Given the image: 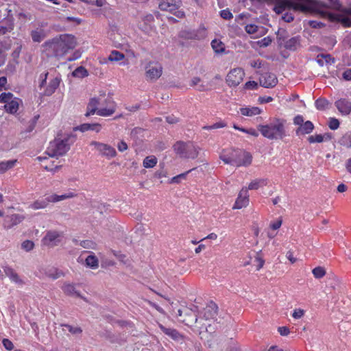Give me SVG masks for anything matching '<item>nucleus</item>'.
<instances>
[{
    "mask_svg": "<svg viewBox=\"0 0 351 351\" xmlns=\"http://www.w3.org/2000/svg\"><path fill=\"white\" fill-rule=\"evenodd\" d=\"M159 327L165 334L171 337L173 339L180 340L182 339L181 335L176 329L166 328L162 324H159Z\"/></svg>",
    "mask_w": 351,
    "mask_h": 351,
    "instance_id": "26",
    "label": "nucleus"
},
{
    "mask_svg": "<svg viewBox=\"0 0 351 351\" xmlns=\"http://www.w3.org/2000/svg\"><path fill=\"white\" fill-rule=\"evenodd\" d=\"M258 86V84L254 81H249L245 83V87L247 89H255Z\"/></svg>",
    "mask_w": 351,
    "mask_h": 351,
    "instance_id": "61",
    "label": "nucleus"
},
{
    "mask_svg": "<svg viewBox=\"0 0 351 351\" xmlns=\"http://www.w3.org/2000/svg\"><path fill=\"white\" fill-rule=\"evenodd\" d=\"M259 82L265 88H272L276 85L278 80L274 74L265 73L261 75Z\"/></svg>",
    "mask_w": 351,
    "mask_h": 351,
    "instance_id": "17",
    "label": "nucleus"
},
{
    "mask_svg": "<svg viewBox=\"0 0 351 351\" xmlns=\"http://www.w3.org/2000/svg\"><path fill=\"white\" fill-rule=\"evenodd\" d=\"M308 141L310 143L324 142L323 137H322V134L311 135V136H308Z\"/></svg>",
    "mask_w": 351,
    "mask_h": 351,
    "instance_id": "49",
    "label": "nucleus"
},
{
    "mask_svg": "<svg viewBox=\"0 0 351 351\" xmlns=\"http://www.w3.org/2000/svg\"><path fill=\"white\" fill-rule=\"evenodd\" d=\"M300 46L299 37H293L285 43V47L290 50H295Z\"/></svg>",
    "mask_w": 351,
    "mask_h": 351,
    "instance_id": "32",
    "label": "nucleus"
},
{
    "mask_svg": "<svg viewBox=\"0 0 351 351\" xmlns=\"http://www.w3.org/2000/svg\"><path fill=\"white\" fill-rule=\"evenodd\" d=\"M271 43V39L269 37H265L264 38L257 42L258 45L261 47H266L269 46Z\"/></svg>",
    "mask_w": 351,
    "mask_h": 351,
    "instance_id": "51",
    "label": "nucleus"
},
{
    "mask_svg": "<svg viewBox=\"0 0 351 351\" xmlns=\"http://www.w3.org/2000/svg\"><path fill=\"white\" fill-rule=\"evenodd\" d=\"M30 34L35 43H40L47 36L45 30L41 27L32 30Z\"/></svg>",
    "mask_w": 351,
    "mask_h": 351,
    "instance_id": "20",
    "label": "nucleus"
},
{
    "mask_svg": "<svg viewBox=\"0 0 351 351\" xmlns=\"http://www.w3.org/2000/svg\"><path fill=\"white\" fill-rule=\"evenodd\" d=\"M2 343L4 348L8 350H12L14 348L13 343L8 339H3Z\"/></svg>",
    "mask_w": 351,
    "mask_h": 351,
    "instance_id": "53",
    "label": "nucleus"
},
{
    "mask_svg": "<svg viewBox=\"0 0 351 351\" xmlns=\"http://www.w3.org/2000/svg\"><path fill=\"white\" fill-rule=\"evenodd\" d=\"M145 76L147 81H156L162 74V66L156 61H149L145 65Z\"/></svg>",
    "mask_w": 351,
    "mask_h": 351,
    "instance_id": "8",
    "label": "nucleus"
},
{
    "mask_svg": "<svg viewBox=\"0 0 351 351\" xmlns=\"http://www.w3.org/2000/svg\"><path fill=\"white\" fill-rule=\"evenodd\" d=\"M174 151L182 158L195 159L199 154V148L193 143L178 142L174 146Z\"/></svg>",
    "mask_w": 351,
    "mask_h": 351,
    "instance_id": "7",
    "label": "nucleus"
},
{
    "mask_svg": "<svg viewBox=\"0 0 351 351\" xmlns=\"http://www.w3.org/2000/svg\"><path fill=\"white\" fill-rule=\"evenodd\" d=\"M60 82V79L58 77H56L53 79H52L50 81L49 84L46 89L47 94L51 95L53 93H54L56 89L59 86Z\"/></svg>",
    "mask_w": 351,
    "mask_h": 351,
    "instance_id": "31",
    "label": "nucleus"
},
{
    "mask_svg": "<svg viewBox=\"0 0 351 351\" xmlns=\"http://www.w3.org/2000/svg\"><path fill=\"white\" fill-rule=\"evenodd\" d=\"M268 183V180L266 178H258L253 180L250 184L247 189L248 190H257L259 188L266 186Z\"/></svg>",
    "mask_w": 351,
    "mask_h": 351,
    "instance_id": "24",
    "label": "nucleus"
},
{
    "mask_svg": "<svg viewBox=\"0 0 351 351\" xmlns=\"http://www.w3.org/2000/svg\"><path fill=\"white\" fill-rule=\"evenodd\" d=\"M304 118L301 115H297L293 119V123L301 126L304 123Z\"/></svg>",
    "mask_w": 351,
    "mask_h": 351,
    "instance_id": "60",
    "label": "nucleus"
},
{
    "mask_svg": "<svg viewBox=\"0 0 351 351\" xmlns=\"http://www.w3.org/2000/svg\"><path fill=\"white\" fill-rule=\"evenodd\" d=\"M217 306L214 302H210L200 313L199 319L204 318L206 320L214 319L217 315Z\"/></svg>",
    "mask_w": 351,
    "mask_h": 351,
    "instance_id": "16",
    "label": "nucleus"
},
{
    "mask_svg": "<svg viewBox=\"0 0 351 351\" xmlns=\"http://www.w3.org/2000/svg\"><path fill=\"white\" fill-rule=\"evenodd\" d=\"M71 143L72 141L69 136L62 138H57L50 143L45 154L51 158L62 156L69 150Z\"/></svg>",
    "mask_w": 351,
    "mask_h": 351,
    "instance_id": "5",
    "label": "nucleus"
},
{
    "mask_svg": "<svg viewBox=\"0 0 351 351\" xmlns=\"http://www.w3.org/2000/svg\"><path fill=\"white\" fill-rule=\"evenodd\" d=\"M335 105L343 115H348L351 112V102L346 99H340L336 101Z\"/></svg>",
    "mask_w": 351,
    "mask_h": 351,
    "instance_id": "18",
    "label": "nucleus"
},
{
    "mask_svg": "<svg viewBox=\"0 0 351 351\" xmlns=\"http://www.w3.org/2000/svg\"><path fill=\"white\" fill-rule=\"evenodd\" d=\"M281 225H282V220L281 219H277L275 221H273V222L271 223L270 227L273 230H278V228H280Z\"/></svg>",
    "mask_w": 351,
    "mask_h": 351,
    "instance_id": "54",
    "label": "nucleus"
},
{
    "mask_svg": "<svg viewBox=\"0 0 351 351\" xmlns=\"http://www.w3.org/2000/svg\"><path fill=\"white\" fill-rule=\"evenodd\" d=\"M245 72L241 68L232 69L226 76V82L229 86H237L243 80Z\"/></svg>",
    "mask_w": 351,
    "mask_h": 351,
    "instance_id": "12",
    "label": "nucleus"
},
{
    "mask_svg": "<svg viewBox=\"0 0 351 351\" xmlns=\"http://www.w3.org/2000/svg\"><path fill=\"white\" fill-rule=\"evenodd\" d=\"M94 147L101 156L106 157L108 159H111L117 156L115 149L111 145L97 141H92L90 144Z\"/></svg>",
    "mask_w": 351,
    "mask_h": 351,
    "instance_id": "10",
    "label": "nucleus"
},
{
    "mask_svg": "<svg viewBox=\"0 0 351 351\" xmlns=\"http://www.w3.org/2000/svg\"><path fill=\"white\" fill-rule=\"evenodd\" d=\"M343 77L346 80H351V69L346 70L343 73Z\"/></svg>",
    "mask_w": 351,
    "mask_h": 351,
    "instance_id": "64",
    "label": "nucleus"
},
{
    "mask_svg": "<svg viewBox=\"0 0 351 351\" xmlns=\"http://www.w3.org/2000/svg\"><path fill=\"white\" fill-rule=\"evenodd\" d=\"M157 158L154 156H147L143 162L145 168H152L157 164Z\"/></svg>",
    "mask_w": 351,
    "mask_h": 351,
    "instance_id": "35",
    "label": "nucleus"
},
{
    "mask_svg": "<svg viewBox=\"0 0 351 351\" xmlns=\"http://www.w3.org/2000/svg\"><path fill=\"white\" fill-rule=\"evenodd\" d=\"M117 104L112 97L105 94L90 99L87 106L86 116L96 113L99 116L109 117L114 113Z\"/></svg>",
    "mask_w": 351,
    "mask_h": 351,
    "instance_id": "2",
    "label": "nucleus"
},
{
    "mask_svg": "<svg viewBox=\"0 0 351 351\" xmlns=\"http://www.w3.org/2000/svg\"><path fill=\"white\" fill-rule=\"evenodd\" d=\"M249 204V194L246 187H243L239 192L235 203L232 207L233 209H241L246 207Z\"/></svg>",
    "mask_w": 351,
    "mask_h": 351,
    "instance_id": "15",
    "label": "nucleus"
},
{
    "mask_svg": "<svg viewBox=\"0 0 351 351\" xmlns=\"http://www.w3.org/2000/svg\"><path fill=\"white\" fill-rule=\"evenodd\" d=\"M51 157L47 156H39L38 157V160H39L42 163V166L47 170L54 171V169L53 167V161H51L48 163V160L50 159Z\"/></svg>",
    "mask_w": 351,
    "mask_h": 351,
    "instance_id": "34",
    "label": "nucleus"
},
{
    "mask_svg": "<svg viewBox=\"0 0 351 351\" xmlns=\"http://www.w3.org/2000/svg\"><path fill=\"white\" fill-rule=\"evenodd\" d=\"M286 257L287 258V259L290 261L291 263H294L297 261V259L293 256V253L291 251H288L287 252Z\"/></svg>",
    "mask_w": 351,
    "mask_h": 351,
    "instance_id": "63",
    "label": "nucleus"
},
{
    "mask_svg": "<svg viewBox=\"0 0 351 351\" xmlns=\"http://www.w3.org/2000/svg\"><path fill=\"white\" fill-rule=\"evenodd\" d=\"M13 98V95L11 93H3L0 95V103L8 104Z\"/></svg>",
    "mask_w": 351,
    "mask_h": 351,
    "instance_id": "45",
    "label": "nucleus"
},
{
    "mask_svg": "<svg viewBox=\"0 0 351 351\" xmlns=\"http://www.w3.org/2000/svg\"><path fill=\"white\" fill-rule=\"evenodd\" d=\"M20 101L19 99L14 97L8 104H5V110L8 113L15 114L19 110Z\"/></svg>",
    "mask_w": 351,
    "mask_h": 351,
    "instance_id": "23",
    "label": "nucleus"
},
{
    "mask_svg": "<svg viewBox=\"0 0 351 351\" xmlns=\"http://www.w3.org/2000/svg\"><path fill=\"white\" fill-rule=\"evenodd\" d=\"M240 112L243 116L253 117L260 114L262 110L258 107L246 106L240 108Z\"/></svg>",
    "mask_w": 351,
    "mask_h": 351,
    "instance_id": "19",
    "label": "nucleus"
},
{
    "mask_svg": "<svg viewBox=\"0 0 351 351\" xmlns=\"http://www.w3.org/2000/svg\"><path fill=\"white\" fill-rule=\"evenodd\" d=\"M245 29L249 34H256L261 29L263 30V27H258L255 24H247L245 25Z\"/></svg>",
    "mask_w": 351,
    "mask_h": 351,
    "instance_id": "40",
    "label": "nucleus"
},
{
    "mask_svg": "<svg viewBox=\"0 0 351 351\" xmlns=\"http://www.w3.org/2000/svg\"><path fill=\"white\" fill-rule=\"evenodd\" d=\"M221 16L224 19H230L231 18H232V13L228 11V10H223L222 11H221Z\"/></svg>",
    "mask_w": 351,
    "mask_h": 351,
    "instance_id": "57",
    "label": "nucleus"
},
{
    "mask_svg": "<svg viewBox=\"0 0 351 351\" xmlns=\"http://www.w3.org/2000/svg\"><path fill=\"white\" fill-rule=\"evenodd\" d=\"M341 14H329L328 16L331 21L340 22L344 27L351 26V8L344 9Z\"/></svg>",
    "mask_w": 351,
    "mask_h": 351,
    "instance_id": "13",
    "label": "nucleus"
},
{
    "mask_svg": "<svg viewBox=\"0 0 351 351\" xmlns=\"http://www.w3.org/2000/svg\"><path fill=\"white\" fill-rule=\"evenodd\" d=\"M50 203L49 196L45 198L39 199L29 205V208L34 210L43 209L47 206Z\"/></svg>",
    "mask_w": 351,
    "mask_h": 351,
    "instance_id": "25",
    "label": "nucleus"
},
{
    "mask_svg": "<svg viewBox=\"0 0 351 351\" xmlns=\"http://www.w3.org/2000/svg\"><path fill=\"white\" fill-rule=\"evenodd\" d=\"M39 278H50L53 280L58 279L64 276V273L56 267L51 266H40L37 274Z\"/></svg>",
    "mask_w": 351,
    "mask_h": 351,
    "instance_id": "11",
    "label": "nucleus"
},
{
    "mask_svg": "<svg viewBox=\"0 0 351 351\" xmlns=\"http://www.w3.org/2000/svg\"><path fill=\"white\" fill-rule=\"evenodd\" d=\"M286 121L282 119L275 118L269 123L260 124L257 128L260 133L269 140H281L286 136Z\"/></svg>",
    "mask_w": 351,
    "mask_h": 351,
    "instance_id": "3",
    "label": "nucleus"
},
{
    "mask_svg": "<svg viewBox=\"0 0 351 351\" xmlns=\"http://www.w3.org/2000/svg\"><path fill=\"white\" fill-rule=\"evenodd\" d=\"M305 314V311L302 308H295L291 314V316L295 319H298L302 318Z\"/></svg>",
    "mask_w": 351,
    "mask_h": 351,
    "instance_id": "48",
    "label": "nucleus"
},
{
    "mask_svg": "<svg viewBox=\"0 0 351 351\" xmlns=\"http://www.w3.org/2000/svg\"><path fill=\"white\" fill-rule=\"evenodd\" d=\"M10 221H12V224L7 226L9 228L13 226H16L18 223H21L23 219V217H22L21 215H19L18 214H14L10 217Z\"/></svg>",
    "mask_w": 351,
    "mask_h": 351,
    "instance_id": "44",
    "label": "nucleus"
},
{
    "mask_svg": "<svg viewBox=\"0 0 351 351\" xmlns=\"http://www.w3.org/2000/svg\"><path fill=\"white\" fill-rule=\"evenodd\" d=\"M211 46H212V48L213 49V50L215 51V52H216L217 53H222L225 50L224 44L219 40H216V39L213 40L211 42Z\"/></svg>",
    "mask_w": 351,
    "mask_h": 351,
    "instance_id": "36",
    "label": "nucleus"
},
{
    "mask_svg": "<svg viewBox=\"0 0 351 351\" xmlns=\"http://www.w3.org/2000/svg\"><path fill=\"white\" fill-rule=\"evenodd\" d=\"M315 107L317 110H324L328 108L329 102L324 98H319L315 102Z\"/></svg>",
    "mask_w": 351,
    "mask_h": 351,
    "instance_id": "38",
    "label": "nucleus"
},
{
    "mask_svg": "<svg viewBox=\"0 0 351 351\" xmlns=\"http://www.w3.org/2000/svg\"><path fill=\"white\" fill-rule=\"evenodd\" d=\"M314 129L313 123L310 121H305L301 126L296 130L297 135H304L310 134Z\"/></svg>",
    "mask_w": 351,
    "mask_h": 351,
    "instance_id": "21",
    "label": "nucleus"
},
{
    "mask_svg": "<svg viewBox=\"0 0 351 351\" xmlns=\"http://www.w3.org/2000/svg\"><path fill=\"white\" fill-rule=\"evenodd\" d=\"M62 237V233L56 230L48 231L42 239L43 245L53 247L57 245Z\"/></svg>",
    "mask_w": 351,
    "mask_h": 351,
    "instance_id": "14",
    "label": "nucleus"
},
{
    "mask_svg": "<svg viewBox=\"0 0 351 351\" xmlns=\"http://www.w3.org/2000/svg\"><path fill=\"white\" fill-rule=\"evenodd\" d=\"M16 163V160H10L0 162V173H3L8 169L12 168Z\"/></svg>",
    "mask_w": 351,
    "mask_h": 351,
    "instance_id": "33",
    "label": "nucleus"
},
{
    "mask_svg": "<svg viewBox=\"0 0 351 351\" xmlns=\"http://www.w3.org/2000/svg\"><path fill=\"white\" fill-rule=\"evenodd\" d=\"M62 289L63 292L66 295L77 297L80 296L79 292L75 290V287L73 284L64 283L62 287Z\"/></svg>",
    "mask_w": 351,
    "mask_h": 351,
    "instance_id": "30",
    "label": "nucleus"
},
{
    "mask_svg": "<svg viewBox=\"0 0 351 351\" xmlns=\"http://www.w3.org/2000/svg\"><path fill=\"white\" fill-rule=\"evenodd\" d=\"M255 263H256V269L260 270L264 265L265 261L264 259L261 257L259 255H257L254 260Z\"/></svg>",
    "mask_w": 351,
    "mask_h": 351,
    "instance_id": "52",
    "label": "nucleus"
},
{
    "mask_svg": "<svg viewBox=\"0 0 351 351\" xmlns=\"http://www.w3.org/2000/svg\"><path fill=\"white\" fill-rule=\"evenodd\" d=\"M328 127L331 130H337L339 127V121L336 118H330L328 121Z\"/></svg>",
    "mask_w": 351,
    "mask_h": 351,
    "instance_id": "50",
    "label": "nucleus"
},
{
    "mask_svg": "<svg viewBox=\"0 0 351 351\" xmlns=\"http://www.w3.org/2000/svg\"><path fill=\"white\" fill-rule=\"evenodd\" d=\"M282 19L287 23H290L293 21V16L291 14L285 13L282 16Z\"/></svg>",
    "mask_w": 351,
    "mask_h": 351,
    "instance_id": "62",
    "label": "nucleus"
},
{
    "mask_svg": "<svg viewBox=\"0 0 351 351\" xmlns=\"http://www.w3.org/2000/svg\"><path fill=\"white\" fill-rule=\"evenodd\" d=\"M313 274L316 278H321L326 274L325 269L322 267H317L314 268L312 271Z\"/></svg>",
    "mask_w": 351,
    "mask_h": 351,
    "instance_id": "46",
    "label": "nucleus"
},
{
    "mask_svg": "<svg viewBox=\"0 0 351 351\" xmlns=\"http://www.w3.org/2000/svg\"><path fill=\"white\" fill-rule=\"evenodd\" d=\"M117 149L121 152H124L128 149V145L125 141H121L118 143Z\"/></svg>",
    "mask_w": 351,
    "mask_h": 351,
    "instance_id": "55",
    "label": "nucleus"
},
{
    "mask_svg": "<svg viewBox=\"0 0 351 351\" xmlns=\"http://www.w3.org/2000/svg\"><path fill=\"white\" fill-rule=\"evenodd\" d=\"M73 75L75 77H84L88 75L87 70L83 66H79L73 71Z\"/></svg>",
    "mask_w": 351,
    "mask_h": 351,
    "instance_id": "42",
    "label": "nucleus"
},
{
    "mask_svg": "<svg viewBox=\"0 0 351 351\" xmlns=\"http://www.w3.org/2000/svg\"><path fill=\"white\" fill-rule=\"evenodd\" d=\"M61 326L64 328V330H67L73 335H78L82 332L81 328L78 326H73L69 324H62Z\"/></svg>",
    "mask_w": 351,
    "mask_h": 351,
    "instance_id": "41",
    "label": "nucleus"
},
{
    "mask_svg": "<svg viewBox=\"0 0 351 351\" xmlns=\"http://www.w3.org/2000/svg\"><path fill=\"white\" fill-rule=\"evenodd\" d=\"M182 5L181 0H162L159 3V8L162 11L173 13L178 18H183L184 12L180 10Z\"/></svg>",
    "mask_w": 351,
    "mask_h": 351,
    "instance_id": "9",
    "label": "nucleus"
},
{
    "mask_svg": "<svg viewBox=\"0 0 351 351\" xmlns=\"http://www.w3.org/2000/svg\"><path fill=\"white\" fill-rule=\"evenodd\" d=\"M77 45V40L71 34H61L46 41L43 47L48 55L62 57Z\"/></svg>",
    "mask_w": 351,
    "mask_h": 351,
    "instance_id": "1",
    "label": "nucleus"
},
{
    "mask_svg": "<svg viewBox=\"0 0 351 351\" xmlns=\"http://www.w3.org/2000/svg\"><path fill=\"white\" fill-rule=\"evenodd\" d=\"M83 1L89 3V4H95L98 7H101L104 5V0H96L95 1H88V0H82Z\"/></svg>",
    "mask_w": 351,
    "mask_h": 351,
    "instance_id": "59",
    "label": "nucleus"
},
{
    "mask_svg": "<svg viewBox=\"0 0 351 351\" xmlns=\"http://www.w3.org/2000/svg\"><path fill=\"white\" fill-rule=\"evenodd\" d=\"M278 331L282 336H287L289 334L290 330L286 326H281L278 328Z\"/></svg>",
    "mask_w": 351,
    "mask_h": 351,
    "instance_id": "56",
    "label": "nucleus"
},
{
    "mask_svg": "<svg viewBox=\"0 0 351 351\" xmlns=\"http://www.w3.org/2000/svg\"><path fill=\"white\" fill-rule=\"evenodd\" d=\"M81 56H82V53L80 52V51L77 50V51H74V53L72 54V56L68 58V60L73 61V60H77L81 57Z\"/></svg>",
    "mask_w": 351,
    "mask_h": 351,
    "instance_id": "58",
    "label": "nucleus"
},
{
    "mask_svg": "<svg viewBox=\"0 0 351 351\" xmlns=\"http://www.w3.org/2000/svg\"><path fill=\"white\" fill-rule=\"evenodd\" d=\"M220 158L226 163L236 167L249 166L252 163V156L246 152L241 150H231L230 153L223 152Z\"/></svg>",
    "mask_w": 351,
    "mask_h": 351,
    "instance_id": "4",
    "label": "nucleus"
},
{
    "mask_svg": "<svg viewBox=\"0 0 351 351\" xmlns=\"http://www.w3.org/2000/svg\"><path fill=\"white\" fill-rule=\"evenodd\" d=\"M328 7L333 10L342 11L344 9L342 8L341 4L338 0H328Z\"/></svg>",
    "mask_w": 351,
    "mask_h": 351,
    "instance_id": "43",
    "label": "nucleus"
},
{
    "mask_svg": "<svg viewBox=\"0 0 351 351\" xmlns=\"http://www.w3.org/2000/svg\"><path fill=\"white\" fill-rule=\"evenodd\" d=\"M287 9L306 12L310 10V7L307 3L300 1L278 0L275 3L274 10L276 13L280 14Z\"/></svg>",
    "mask_w": 351,
    "mask_h": 351,
    "instance_id": "6",
    "label": "nucleus"
},
{
    "mask_svg": "<svg viewBox=\"0 0 351 351\" xmlns=\"http://www.w3.org/2000/svg\"><path fill=\"white\" fill-rule=\"evenodd\" d=\"M85 262L86 265L91 269H95L99 267V260L93 252L86 258Z\"/></svg>",
    "mask_w": 351,
    "mask_h": 351,
    "instance_id": "28",
    "label": "nucleus"
},
{
    "mask_svg": "<svg viewBox=\"0 0 351 351\" xmlns=\"http://www.w3.org/2000/svg\"><path fill=\"white\" fill-rule=\"evenodd\" d=\"M34 247V243L30 240H25L21 244V247L26 252L31 251Z\"/></svg>",
    "mask_w": 351,
    "mask_h": 351,
    "instance_id": "47",
    "label": "nucleus"
},
{
    "mask_svg": "<svg viewBox=\"0 0 351 351\" xmlns=\"http://www.w3.org/2000/svg\"><path fill=\"white\" fill-rule=\"evenodd\" d=\"M124 59V54L116 50H113L112 51H111L110 54L108 56V60L111 62H118L123 60Z\"/></svg>",
    "mask_w": 351,
    "mask_h": 351,
    "instance_id": "37",
    "label": "nucleus"
},
{
    "mask_svg": "<svg viewBox=\"0 0 351 351\" xmlns=\"http://www.w3.org/2000/svg\"><path fill=\"white\" fill-rule=\"evenodd\" d=\"M191 85L199 91H203L206 89V86L201 83V79L199 77H194L191 80Z\"/></svg>",
    "mask_w": 351,
    "mask_h": 351,
    "instance_id": "39",
    "label": "nucleus"
},
{
    "mask_svg": "<svg viewBox=\"0 0 351 351\" xmlns=\"http://www.w3.org/2000/svg\"><path fill=\"white\" fill-rule=\"evenodd\" d=\"M76 196V194L73 192H69L63 195L52 194L49 195L50 202H58L66 199L73 198Z\"/></svg>",
    "mask_w": 351,
    "mask_h": 351,
    "instance_id": "22",
    "label": "nucleus"
},
{
    "mask_svg": "<svg viewBox=\"0 0 351 351\" xmlns=\"http://www.w3.org/2000/svg\"><path fill=\"white\" fill-rule=\"evenodd\" d=\"M101 129V125L99 123H83L77 128V130L81 132H86L88 130H93L96 132H99Z\"/></svg>",
    "mask_w": 351,
    "mask_h": 351,
    "instance_id": "27",
    "label": "nucleus"
},
{
    "mask_svg": "<svg viewBox=\"0 0 351 351\" xmlns=\"http://www.w3.org/2000/svg\"><path fill=\"white\" fill-rule=\"evenodd\" d=\"M4 272L5 275L9 277L11 281L16 283H21L22 280L20 279L16 272L10 267H5L4 268Z\"/></svg>",
    "mask_w": 351,
    "mask_h": 351,
    "instance_id": "29",
    "label": "nucleus"
}]
</instances>
